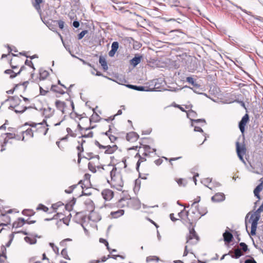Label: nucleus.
<instances>
[{
    "mask_svg": "<svg viewBox=\"0 0 263 263\" xmlns=\"http://www.w3.org/2000/svg\"><path fill=\"white\" fill-rule=\"evenodd\" d=\"M263 211V204L259 207V208L253 213L251 214L249 222H251V235H255L257 229L258 221L260 218V213Z\"/></svg>",
    "mask_w": 263,
    "mask_h": 263,
    "instance_id": "1",
    "label": "nucleus"
},
{
    "mask_svg": "<svg viewBox=\"0 0 263 263\" xmlns=\"http://www.w3.org/2000/svg\"><path fill=\"white\" fill-rule=\"evenodd\" d=\"M111 183L114 185L122 187L123 186V181L121 175L119 173L117 172V168L113 167L110 172Z\"/></svg>",
    "mask_w": 263,
    "mask_h": 263,
    "instance_id": "2",
    "label": "nucleus"
},
{
    "mask_svg": "<svg viewBox=\"0 0 263 263\" xmlns=\"http://www.w3.org/2000/svg\"><path fill=\"white\" fill-rule=\"evenodd\" d=\"M200 197L198 196L195 199L194 202H193L191 204V208H195V210H193L192 211V213L195 214L196 213H197L198 214L200 215L197 216L196 217L192 218L191 219L192 221H197L201 217V216H204L207 213V211L206 210H205V211L203 213H202L199 210L198 205L197 204V203L200 201Z\"/></svg>",
    "mask_w": 263,
    "mask_h": 263,
    "instance_id": "3",
    "label": "nucleus"
},
{
    "mask_svg": "<svg viewBox=\"0 0 263 263\" xmlns=\"http://www.w3.org/2000/svg\"><path fill=\"white\" fill-rule=\"evenodd\" d=\"M4 139L2 143L0 144V152H3L6 149V146L7 144H11L12 140L15 138V134L12 133H6L4 134Z\"/></svg>",
    "mask_w": 263,
    "mask_h": 263,
    "instance_id": "4",
    "label": "nucleus"
},
{
    "mask_svg": "<svg viewBox=\"0 0 263 263\" xmlns=\"http://www.w3.org/2000/svg\"><path fill=\"white\" fill-rule=\"evenodd\" d=\"M236 147L238 158L244 164L246 165V162L243 158V155L246 153L245 145L244 144L240 145L239 142L237 141L236 142Z\"/></svg>",
    "mask_w": 263,
    "mask_h": 263,
    "instance_id": "5",
    "label": "nucleus"
},
{
    "mask_svg": "<svg viewBox=\"0 0 263 263\" xmlns=\"http://www.w3.org/2000/svg\"><path fill=\"white\" fill-rule=\"evenodd\" d=\"M186 243L191 245L196 244L199 240V237L197 235L194 228L190 229L189 235L186 237Z\"/></svg>",
    "mask_w": 263,
    "mask_h": 263,
    "instance_id": "6",
    "label": "nucleus"
},
{
    "mask_svg": "<svg viewBox=\"0 0 263 263\" xmlns=\"http://www.w3.org/2000/svg\"><path fill=\"white\" fill-rule=\"evenodd\" d=\"M197 115V113L192 110H189L187 112V116L192 121V123H198L202 122L203 123H205V121L204 119H193V118H195Z\"/></svg>",
    "mask_w": 263,
    "mask_h": 263,
    "instance_id": "7",
    "label": "nucleus"
},
{
    "mask_svg": "<svg viewBox=\"0 0 263 263\" xmlns=\"http://www.w3.org/2000/svg\"><path fill=\"white\" fill-rule=\"evenodd\" d=\"M249 120V115L245 114L239 123V128L242 133L245 131V126Z\"/></svg>",
    "mask_w": 263,
    "mask_h": 263,
    "instance_id": "8",
    "label": "nucleus"
},
{
    "mask_svg": "<svg viewBox=\"0 0 263 263\" xmlns=\"http://www.w3.org/2000/svg\"><path fill=\"white\" fill-rule=\"evenodd\" d=\"M89 212L90 213L88 218L90 220L93 222H98L101 219V216L98 213L94 211V210L93 211H89Z\"/></svg>",
    "mask_w": 263,
    "mask_h": 263,
    "instance_id": "9",
    "label": "nucleus"
},
{
    "mask_svg": "<svg viewBox=\"0 0 263 263\" xmlns=\"http://www.w3.org/2000/svg\"><path fill=\"white\" fill-rule=\"evenodd\" d=\"M140 149L143 151L142 155L144 156H149L151 153L156 152V151L155 148H153L152 151H151V147L147 145H144Z\"/></svg>",
    "mask_w": 263,
    "mask_h": 263,
    "instance_id": "10",
    "label": "nucleus"
},
{
    "mask_svg": "<svg viewBox=\"0 0 263 263\" xmlns=\"http://www.w3.org/2000/svg\"><path fill=\"white\" fill-rule=\"evenodd\" d=\"M55 105L57 108L60 110L63 114L66 113V104L64 102L60 100H57L55 102Z\"/></svg>",
    "mask_w": 263,
    "mask_h": 263,
    "instance_id": "11",
    "label": "nucleus"
},
{
    "mask_svg": "<svg viewBox=\"0 0 263 263\" xmlns=\"http://www.w3.org/2000/svg\"><path fill=\"white\" fill-rule=\"evenodd\" d=\"M102 195L105 200H110L114 196V193L110 190L106 189L102 191Z\"/></svg>",
    "mask_w": 263,
    "mask_h": 263,
    "instance_id": "12",
    "label": "nucleus"
},
{
    "mask_svg": "<svg viewBox=\"0 0 263 263\" xmlns=\"http://www.w3.org/2000/svg\"><path fill=\"white\" fill-rule=\"evenodd\" d=\"M126 138L127 141L133 142L138 140L139 135L135 132H130L127 134Z\"/></svg>",
    "mask_w": 263,
    "mask_h": 263,
    "instance_id": "13",
    "label": "nucleus"
},
{
    "mask_svg": "<svg viewBox=\"0 0 263 263\" xmlns=\"http://www.w3.org/2000/svg\"><path fill=\"white\" fill-rule=\"evenodd\" d=\"M212 200L215 202H221L225 199V195L222 193H216L212 197Z\"/></svg>",
    "mask_w": 263,
    "mask_h": 263,
    "instance_id": "14",
    "label": "nucleus"
},
{
    "mask_svg": "<svg viewBox=\"0 0 263 263\" xmlns=\"http://www.w3.org/2000/svg\"><path fill=\"white\" fill-rule=\"evenodd\" d=\"M43 123H45L46 124V126H48V125L46 123V121L45 120H44L41 123H37V124H36V123H33L31 125V126L33 127V126H36V125H39L41 126V127H39L38 128V130H40V132H42V129H45V130L43 133V134L44 135H45L47 133V131L48 130V128H45L44 127H43Z\"/></svg>",
    "mask_w": 263,
    "mask_h": 263,
    "instance_id": "15",
    "label": "nucleus"
},
{
    "mask_svg": "<svg viewBox=\"0 0 263 263\" xmlns=\"http://www.w3.org/2000/svg\"><path fill=\"white\" fill-rule=\"evenodd\" d=\"M25 223V220L23 218H20L13 223V228H18L22 227Z\"/></svg>",
    "mask_w": 263,
    "mask_h": 263,
    "instance_id": "16",
    "label": "nucleus"
},
{
    "mask_svg": "<svg viewBox=\"0 0 263 263\" xmlns=\"http://www.w3.org/2000/svg\"><path fill=\"white\" fill-rule=\"evenodd\" d=\"M224 241L227 243H230L233 238V235L228 231H226L223 234Z\"/></svg>",
    "mask_w": 263,
    "mask_h": 263,
    "instance_id": "17",
    "label": "nucleus"
},
{
    "mask_svg": "<svg viewBox=\"0 0 263 263\" xmlns=\"http://www.w3.org/2000/svg\"><path fill=\"white\" fill-rule=\"evenodd\" d=\"M263 189L262 183H260L258 184L254 190V196L256 197L258 200L260 199L259 192Z\"/></svg>",
    "mask_w": 263,
    "mask_h": 263,
    "instance_id": "18",
    "label": "nucleus"
},
{
    "mask_svg": "<svg viewBox=\"0 0 263 263\" xmlns=\"http://www.w3.org/2000/svg\"><path fill=\"white\" fill-rule=\"evenodd\" d=\"M54 109L50 107H48L47 108L44 109V115L46 118H50L51 117L54 113Z\"/></svg>",
    "mask_w": 263,
    "mask_h": 263,
    "instance_id": "19",
    "label": "nucleus"
},
{
    "mask_svg": "<svg viewBox=\"0 0 263 263\" xmlns=\"http://www.w3.org/2000/svg\"><path fill=\"white\" fill-rule=\"evenodd\" d=\"M85 204L86 206L87 211H93L95 209V206L93 201L90 199H87L85 201Z\"/></svg>",
    "mask_w": 263,
    "mask_h": 263,
    "instance_id": "20",
    "label": "nucleus"
},
{
    "mask_svg": "<svg viewBox=\"0 0 263 263\" xmlns=\"http://www.w3.org/2000/svg\"><path fill=\"white\" fill-rule=\"evenodd\" d=\"M141 58V56L136 55L134 58L130 60V64L133 65L134 67H136L138 64H139L140 63Z\"/></svg>",
    "mask_w": 263,
    "mask_h": 263,
    "instance_id": "21",
    "label": "nucleus"
},
{
    "mask_svg": "<svg viewBox=\"0 0 263 263\" xmlns=\"http://www.w3.org/2000/svg\"><path fill=\"white\" fill-rule=\"evenodd\" d=\"M24 66L22 67L20 71L17 73H14V72L11 69H7L5 71V73L10 74V78L12 79L15 78L16 76L19 74L21 71L22 70Z\"/></svg>",
    "mask_w": 263,
    "mask_h": 263,
    "instance_id": "22",
    "label": "nucleus"
},
{
    "mask_svg": "<svg viewBox=\"0 0 263 263\" xmlns=\"http://www.w3.org/2000/svg\"><path fill=\"white\" fill-rule=\"evenodd\" d=\"M124 213L123 210H119L115 212H111L110 215L114 218H117L121 216H122Z\"/></svg>",
    "mask_w": 263,
    "mask_h": 263,
    "instance_id": "23",
    "label": "nucleus"
},
{
    "mask_svg": "<svg viewBox=\"0 0 263 263\" xmlns=\"http://www.w3.org/2000/svg\"><path fill=\"white\" fill-rule=\"evenodd\" d=\"M242 255L243 253L241 252V250L239 248H237L234 250L233 254L231 255V257L237 259L239 258Z\"/></svg>",
    "mask_w": 263,
    "mask_h": 263,
    "instance_id": "24",
    "label": "nucleus"
},
{
    "mask_svg": "<svg viewBox=\"0 0 263 263\" xmlns=\"http://www.w3.org/2000/svg\"><path fill=\"white\" fill-rule=\"evenodd\" d=\"M104 149H106L105 153L111 154L117 150V146L116 145H114L112 146H107Z\"/></svg>",
    "mask_w": 263,
    "mask_h": 263,
    "instance_id": "25",
    "label": "nucleus"
},
{
    "mask_svg": "<svg viewBox=\"0 0 263 263\" xmlns=\"http://www.w3.org/2000/svg\"><path fill=\"white\" fill-rule=\"evenodd\" d=\"M99 63L104 70H107L108 69L107 62L104 58L100 57L99 58Z\"/></svg>",
    "mask_w": 263,
    "mask_h": 263,
    "instance_id": "26",
    "label": "nucleus"
},
{
    "mask_svg": "<svg viewBox=\"0 0 263 263\" xmlns=\"http://www.w3.org/2000/svg\"><path fill=\"white\" fill-rule=\"evenodd\" d=\"M92 128H93V127H88V128H86L85 129L84 133L82 136V137H84V138H91V137H92V136H93V133L92 132H89L87 133L86 132L88 130H89V129H91Z\"/></svg>",
    "mask_w": 263,
    "mask_h": 263,
    "instance_id": "27",
    "label": "nucleus"
},
{
    "mask_svg": "<svg viewBox=\"0 0 263 263\" xmlns=\"http://www.w3.org/2000/svg\"><path fill=\"white\" fill-rule=\"evenodd\" d=\"M35 2L33 4V6L35 9L38 11H41L40 4L43 2V0H34Z\"/></svg>",
    "mask_w": 263,
    "mask_h": 263,
    "instance_id": "28",
    "label": "nucleus"
},
{
    "mask_svg": "<svg viewBox=\"0 0 263 263\" xmlns=\"http://www.w3.org/2000/svg\"><path fill=\"white\" fill-rule=\"evenodd\" d=\"M25 241L30 245L35 244L36 242V240L35 238H32L30 237L26 236L24 238Z\"/></svg>",
    "mask_w": 263,
    "mask_h": 263,
    "instance_id": "29",
    "label": "nucleus"
},
{
    "mask_svg": "<svg viewBox=\"0 0 263 263\" xmlns=\"http://www.w3.org/2000/svg\"><path fill=\"white\" fill-rule=\"evenodd\" d=\"M212 182V178H205L201 181V183H203L205 186L209 188L210 190H213V187L209 186L207 184L210 183Z\"/></svg>",
    "mask_w": 263,
    "mask_h": 263,
    "instance_id": "30",
    "label": "nucleus"
},
{
    "mask_svg": "<svg viewBox=\"0 0 263 263\" xmlns=\"http://www.w3.org/2000/svg\"><path fill=\"white\" fill-rule=\"evenodd\" d=\"M51 90H52L53 91L58 92V93H59L60 94H62V95L65 93V91L64 90L59 88L55 85H52L51 88Z\"/></svg>",
    "mask_w": 263,
    "mask_h": 263,
    "instance_id": "31",
    "label": "nucleus"
},
{
    "mask_svg": "<svg viewBox=\"0 0 263 263\" xmlns=\"http://www.w3.org/2000/svg\"><path fill=\"white\" fill-rule=\"evenodd\" d=\"M178 184L180 186H185L187 184V181L182 178H180L176 180Z\"/></svg>",
    "mask_w": 263,
    "mask_h": 263,
    "instance_id": "32",
    "label": "nucleus"
},
{
    "mask_svg": "<svg viewBox=\"0 0 263 263\" xmlns=\"http://www.w3.org/2000/svg\"><path fill=\"white\" fill-rule=\"evenodd\" d=\"M3 257L4 258V260H6V249L4 246H2L1 247V253L0 254V259H1Z\"/></svg>",
    "mask_w": 263,
    "mask_h": 263,
    "instance_id": "33",
    "label": "nucleus"
},
{
    "mask_svg": "<svg viewBox=\"0 0 263 263\" xmlns=\"http://www.w3.org/2000/svg\"><path fill=\"white\" fill-rule=\"evenodd\" d=\"M186 81L191 84L194 86L197 87L198 86V85L195 82L194 79L192 77H188L186 78Z\"/></svg>",
    "mask_w": 263,
    "mask_h": 263,
    "instance_id": "34",
    "label": "nucleus"
},
{
    "mask_svg": "<svg viewBox=\"0 0 263 263\" xmlns=\"http://www.w3.org/2000/svg\"><path fill=\"white\" fill-rule=\"evenodd\" d=\"M229 3L230 4H231L232 5H234V6H235L236 7H237V8L240 9L242 11L244 12L245 13L248 14V15H251V12H249V11H247L245 9H242L241 7L235 4L234 3H233L232 2L230 1H229Z\"/></svg>",
    "mask_w": 263,
    "mask_h": 263,
    "instance_id": "35",
    "label": "nucleus"
},
{
    "mask_svg": "<svg viewBox=\"0 0 263 263\" xmlns=\"http://www.w3.org/2000/svg\"><path fill=\"white\" fill-rule=\"evenodd\" d=\"M40 79L44 80L48 76V72L46 70H43L40 71Z\"/></svg>",
    "mask_w": 263,
    "mask_h": 263,
    "instance_id": "36",
    "label": "nucleus"
},
{
    "mask_svg": "<svg viewBox=\"0 0 263 263\" xmlns=\"http://www.w3.org/2000/svg\"><path fill=\"white\" fill-rule=\"evenodd\" d=\"M8 100L12 101L16 103H19L21 101L20 99L17 96L9 97L6 101Z\"/></svg>",
    "mask_w": 263,
    "mask_h": 263,
    "instance_id": "37",
    "label": "nucleus"
},
{
    "mask_svg": "<svg viewBox=\"0 0 263 263\" xmlns=\"http://www.w3.org/2000/svg\"><path fill=\"white\" fill-rule=\"evenodd\" d=\"M37 210H43V211L47 212L48 210V208L42 204H40L36 208Z\"/></svg>",
    "mask_w": 263,
    "mask_h": 263,
    "instance_id": "38",
    "label": "nucleus"
},
{
    "mask_svg": "<svg viewBox=\"0 0 263 263\" xmlns=\"http://www.w3.org/2000/svg\"><path fill=\"white\" fill-rule=\"evenodd\" d=\"M61 255H62V256L66 259H68V260H70V258L69 257L68 255V254H67V251L66 250V249H63L62 251H61Z\"/></svg>",
    "mask_w": 263,
    "mask_h": 263,
    "instance_id": "39",
    "label": "nucleus"
},
{
    "mask_svg": "<svg viewBox=\"0 0 263 263\" xmlns=\"http://www.w3.org/2000/svg\"><path fill=\"white\" fill-rule=\"evenodd\" d=\"M111 50L117 51L119 48V43L118 42H114L111 44Z\"/></svg>",
    "mask_w": 263,
    "mask_h": 263,
    "instance_id": "40",
    "label": "nucleus"
},
{
    "mask_svg": "<svg viewBox=\"0 0 263 263\" xmlns=\"http://www.w3.org/2000/svg\"><path fill=\"white\" fill-rule=\"evenodd\" d=\"M239 246L243 252H246L248 249V246L245 242H240Z\"/></svg>",
    "mask_w": 263,
    "mask_h": 263,
    "instance_id": "41",
    "label": "nucleus"
},
{
    "mask_svg": "<svg viewBox=\"0 0 263 263\" xmlns=\"http://www.w3.org/2000/svg\"><path fill=\"white\" fill-rule=\"evenodd\" d=\"M23 134H26V135H29L31 137H33V134L32 132V130L31 128H29L27 129L26 130L23 132Z\"/></svg>",
    "mask_w": 263,
    "mask_h": 263,
    "instance_id": "42",
    "label": "nucleus"
},
{
    "mask_svg": "<svg viewBox=\"0 0 263 263\" xmlns=\"http://www.w3.org/2000/svg\"><path fill=\"white\" fill-rule=\"evenodd\" d=\"M88 33V31L87 30H83L82 31H81L79 34H78V40H81L82 39L84 36V35L87 34Z\"/></svg>",
    "mask_w": 263,
    "mask_h": 263,
    "instance_id": "43",
    "label": "nucleus"
},
{
    "mask_svg": "<svg viewBox=\"0 0 263 263\" xmlns=\"http://www.w3.org/2000/svg\"><path fill=\"white\" fill-rule=\"evenodd\" d=\"M26 107H21L20 108L15 109L14 110L16 113H23L26 110Z\"/></svg>",
    "mask_w": 263,
    "mask_h": 263,
    "instance_id": "44",
    "label": "nucleus"
},
{
    "mask_svg": "<svg viewBox=\"0 0 263 263\" xmlns=\"http://www.w3.org/2000/svg\"><path fill=\"white\" fill-rule=\"evenodd\" d=\"M49 245L52 248L53 251L55 253H58V252H59V248H58V247H57V246H54V243H52V242H50L49 243Z\"/></svg>",
    "mask_w": 263,
    "mask_h": 263,
    "instance_id": "45",
    "label": "nucleus"
},
{
    "mask_svg": "<svg viewBox=\"0 0 263 263\" xmlns=\"http://www.w3.org/2000/svg\"><path fill=\"white\" fill-rule=\"evenodd\" d=\"M77 186V185H72L70 186L68 189L66 190L65 192L67 194H70L72 192L73 190Z\"/></svg>",
    "mask_w": 263,
    "mask_h": 263,
    "instance_id": "46",
    "label": "nucleus"
},
{
    "mask_svg": "<svg viewBox=\"0 0 263 263\" xmlns=\"http://www.w3.org/2000/svg\"><path fill=\"white\" fill-rule=\"evenodd\" d=\"M192 126L194 127V131L195 132H201V133L203 132L202 128L199 126L195 125L194 123H192Z\"/></svg>",
    "mask_w": 263,
    "mask_h": 263,
    "instance_id": "47",
    "label": "nucleus"
},
{
    "mask_svg": "<svg viewBox=\"0 0 263 263\" xmlns=\"http://www.w3.org/2000/svg\"><path fill=\"white\" fill-rule=\"evenodd\" d=\"M88 168L92 173H96L97 171L96 167L93 166L90 162L88 163Z\"/></svg>",
    "mask_w": 263,
    "mask_h": 263,
    "instance_id": "48",
    "label": "nucleus"
},
{
    "mask_svg": "<svg viewBox=\"0 0 263 263\" xmlns=\"http://www.w3.org/2000/svg\"><path fill=\"white\" fill-rule=\"evenodd\" d=\"M139 158H139L138 161L137 163V169L139 167L141 162H143V161H146V159L145 158L142 157H141L140 155H139Z\"/></svg>",
    "mask_w": 263,
    "mask_h": 263,
    "instance_id": "49",
    "label": "nucleus"
},
{
    "mask_svg": "<svg viewBox=\"0 0 263 263\" xmlns=\"http://www.w3.org/2000/svg\"><path fill=\"white\" fill-rule=\"evenodd\" d=\"M99 117L98 115L97 114H96L95 115H92L89 119L90 122H91L92 121H93L95 122L98 121V118Z\"/></svg>",
    "mask_w": 263,
    "mask_h": 263,
    "instance_id": "50",
    "label": "nucleus"
},
{
    "mask_svg": "<svg viewBox=\"0 0 263 263\" xmlns=\"http://www.w3.org/2000/svg\"><path fill=\"white\" fill-rule=\"evenodd\" d=\"M54 23L55 22H57L58 25H59V27L60 29H62L63 28H64V21H62V20H59V21H54Z\"/></svg>",
    "mask_w": 263,
    "mask_h": 263,
    "instance_id": "51",
    "label": "nucleus"
},
{
    "mask_svg": "<svg viewBox=\"0 0 263 263\" xmlns=\"http://www.w3.org/2000/svg\"><path fill=\"white\" fill-rule=\"evenodd\" d=\"M156 260V261H158L159 260V258L158 257L155 256H149V257H147V258H146L147 261H149L151 260Z\"/></svg>",
    "mask_w": 263,
    "mask_h": 263,
    "instance_id": "52",
    "label": "nucleus"
},
{
    "mask_svg": "<svg viewBox=\"0 0 263 263\" xmlns=\"http://www.w3.org/2000/svg\"><path fill=\"white\" fill-rule=\"evenodd\" d=\"M25 63L26 65L31 67L33 69V70L35 69V68L34 67L33 64L31 61L26 60Z\"/></svg>",
    "mask_w": 263,
    "mask_h": 263,
    "instance_id": "53",
    "label": "nucleus"
},
{
    "mask_svg": "<svg viewBox=\"0 0 263 263\" xmlns=\"http://www.w3.org/2000/svg\"><path fill=\"white\" fill-rule=\"evenodd\" d=\"M245 263H257L255 259L251 257V258L247 259L245 261Z\"/></svg>",
    "mask_w": 263,
    "mask_h": 263,
    "instance_id": "54",
    "label": "nucleus"
},
{
    "mask_svg": "<svg viewBox=\"0 0 263 263\" xmlns=\"http://www.w3.org/2000/svg\"><path fill=\"white\" fill-rule=\"evenodd\" d=\"M100 242L102 243H104L105 246L107 247V249L109 250V248L108 247V242L104 239L100 238Z\"/></svg>",
    "mask_w": 263,
    "mask_h": 263,
    "instance_id": "55",
    "label": "nucleus"
},
{
    "mask_svg": "<svg viewBox=\"0 0 263 263\" xmlns=\"http://www.w3.org/2000/svg\"><path fill=\"white\" fill-rule=\"evenodd\" d=\"M95 144L96 145H97V146H98L100 148H105L106 147V146H103L102 145H101V144L99 143V142L96 140L95 142Z\"/></svg>",
    "mask_w": 263,
    "mask_h": 263,
    "instance_id": "56",
    "label": "nucleus"
},
{
    "mask_svg": "<svg viewBox=\"0 0 263 263\" xmlns=\"http://www.w3.org/2000/svg\"><path fill=\"white\" fill-rule=\"evenodd\" d=\"M136 90L138 91H145V87L144 86H136Z\"/></svg>",
    "mask_w": 263,
    "mask_h": 263,
    "instance_id": "57",
    "label": "nucleus"
},
{
    "mask_svg": "<svg viewBox=\"0 0 263 263\" xmlns=\"http://www.w3.org/2000/svg\"><path fill=\"white\" fill-rule=\"evenodd\" d=\"M73 26L76 28H78L80 26V23L78 21H73Z\"/></svg>",
    "mask_w": 263,
    "mask_h": 263,
    "instance_id": "58",
    "label": "nucleus"
},
{
    "mask_svg": "<svg viewBox=\"0 0 263 263\" xmlns=\"http://www.w3.org/2000/svg\"><path fill=\"white\" fill-rule=\"evenodd\" d=\"M44 23L47 25V26L49 28V29H50L51 30H52V31H54L55 28H54V27H53V26L51 24H50L48 23Z\"/></svg>",
    "mask_w": 263,
    "mask_h": 263,
    "instance_id": "59",
    "label": "nucleus"
},
{
    "mask_svg": "<svg viewBox=\"0 0 263 263\" xmlns=\"http://www.w3.org/2000/svg\"><path fill=\"white\" fill-rule=\"evenodd\" d=\"M85 141H82V143H81V145H79L77 146V149L79 151H80V152H83V146H82V144L83 142H84Z\"/></svg>",
    "mask_w": 263,
    "mask_h": 263,
    "instance_id": "60",
    "label": "nucleus"
},
{
    "mask_svg": "<svg viewBox=\"0 0 263 263\" xmlns=\"http://www.w3.org/2000/svg\"><path fill=\"white\" fill-rule=\"evenodd\" d=\"M60 205H61L60 203H57L53 204L52 205V208L54 210H57Z\"/></svg>",
    "mask_w": 263,
    "mask_h": 263,
    "instance_id": "61",
    "label": "nucleus"
},
{
    "mask_svg": "<svg viewBox=\"0 0 263 263\" xmlns=\"http://www.w3.org/2000/svg\"><path fill=\"white\" fill-rule=\"evenodd\" d=\"M116 51H114V50H110L109 52H108V55L109 57H112L114 56V55L115 54Z\"/></svg>",
    "mask_w": 263,
    "mask_h": 263,
    "instance_id": "62",
    "label": "nucleus"
},
{
    "mask_svg": "<svg viewBox=\"0 0 263 263\" xmlns=\"http://www.w3.org/2000/svg\"><path fill=\"white\" fill-rule=\"evenodd\" d=\"M47 91L44 90L42 87H40V93L42 95H45Z\"/></svg>",
    "mask_w": 263,
    "mask_h": 263,
    "instance_id": "63",
    "label": "nucleus"
},
{
    "mask_svg": "<svg viewBox=\"0 0 263 263\" xmlns=\"http://www.w3.org/2000/svg\"><path fill=\"white\" fill-rule=\"evenodd\" d=\"M155 163L157 165H160L162 163V160L161 159H158L156 160L155 161Z\"/></svg>",
    "mask_w": 263,
    "mask_h": 263,
    "instance_id": "64",
    "label": "nucleus"
}]
</instances>
